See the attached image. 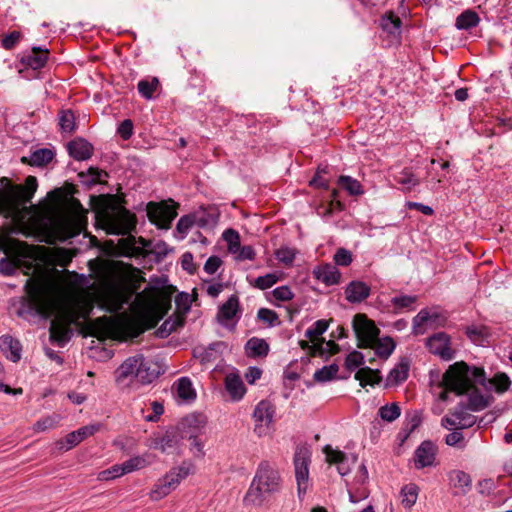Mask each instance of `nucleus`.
Segmentation results:
<instances>
[{
  "label": "nucleus",
  "mask_w": 512,
  "mask_h": 512,
  "mask_svg": "<svg viewBox=\"0 0 512 512\" xmlns=\"http://www.w3.org/2000/svg\"><path fill=\"white\" fill-rule=\"evenodd\" d=\"M76 208L73 213L63 217L56 224V229L61 240L79 235L86 229L87 225V210H85L80 203L75 201Z\"/></svg>",
  "instance_id": "obj_7"
},
{
  "label": "nucleus",
  "mask_w": 512,
  "mask_h": 512,
  "mask_svg": "<svg viewBox=\"0 0 512 512\" xmlns=\"http://www.w3.org/2000/svg\"><path fill=\"white\" fill-rule=\"evenodd\" d=\"M323 452L326 456V461L329 464L336 465L340 475L344 476L350 472V463L344 452L334 449L329 445L324 447Z\"/></svg>",
  "instance_id": "obj_18"
},
{
  "label": "nucleus",
  "mask_w": 512,
  "mask_h": 512,
  "mask_svg": "<svg viewBox=\"0 0 512 512\" xmlns=\"http://www.w3.org/2000/svg\"><path fill=\"white\" fill-rule=\"evenodd\" d=\"M147 215L149 220L159 228L168 229L177 216L176 205L173 201L171 204L150 202L147 205Z\"/></svg>",
  "instance_id": "obj_11"
},
{
  "label": "nucleus",
  "mask_w": 512,
  "mask_h": 512,
  "mask_svg": "<svg viewBox=\"0 0 512 512\" xmlns=\"http://www.w3.org/2000/svg\"><path fill=\"white\" fill-rule=\"evenodd\" d=\"M333 259L337 265L348 266L352 262V254L347 249L339 248Z\"/></svg>",
  "instance_id": "obj_60"
},
{
  "label": "nucleus",
  "mask_w": 512,
  "mask_h": 512,
  "mask_svg": "<svg viewBox=\"0 0 512 512\" xmlns=\"http://www.w3.org/2000/svg\"><path fill=\"white\" fill-rule=\"evenodd\" d=\"M401 19L393 12H388L382 16L380 25L388 34L397 37L401 34Z\"/></svg>",
  "instance_id": "obj_30"
},
{
  "label": "nucleus",
  "mask_w": 512,
  "mask_h": 512,
  "mask_svg": "<svg viewBox=\"0 0 512 512\" xmlns=\"http://www.w3.org/2000/svg\"><path fill=\"white\" fill-rule=\"evenodd\" d=\"M485 384V372L482 368H470L465 362H456L450 365L442 375L438 384L442 391L439 398L442 401L447 400L448 392H454L458 395L465 394L472 390L475 385Z\"/></svg>",
  "instance_id": "obj_2"
},
{
  "label": "nucleus",
  "mask_w": 512,
  "mask_h": 512,
  "mask_svg": "<svg viewBox=\"0 0 512 512\" xmlns=\"http://www.w3.org/2000/svg\"><path fill=\"white\" fill-rule=\"evenodd\" d=\"M223 239L227 242L230 253L236 254L240 250V236L237 231L227 229L223 233Z\"/></svg>",
  "instance_id": "obj_49"
},
{
  "label": "nucleus",
  "mask_w": 512,
  "mask_h": 512,
  "mask_svg": "<svg viewBox=\"0 0 512 512\" xmlns=\"http://www.w3.org/2000/svg\"><path fill=\"white\" fill-rule=\"evenodd\" d=\"M22 185H14L7 177L0 178V214L12 213L19 202Z\"/></svg>",
  "instance_id": "obj_12"
},
{
  "label": "nucleus",
  "mask_w": 512,
  "mask_h": 512,
  "mask_svg": "<svg viewBox=\"0 0 512 512\" xmlns=\"http://www.w3.org/2000/svg\"><path fill=\"white\" fill-rule=\"evenodd\" d=\"M369 348L374 349L375 353L379 357H381L383 359H387L394 351L395 343L389 337H385L382 339L377 337V340H375V343H373Z\"/></svg>",
  "instance_id": "obj_35"
},
{
  "label": "nucleus",
  "mask_w": 512,
  "mask_h": 512,
  "mask_svg": "<svg viewBox=\"0 0 512 512\" xmlns=\"http://www.w3.org/2000/svg\"><path fill=\"white\" fill-rule=\"evenodd\" d=\"M137 287H132L126 277L114 269H105L100 276L93 296L65 304L59 283L48 271L27 279L25 290L32 306L44 318L54 316L50 324V339L63 346L70 339V326L85 321L94 304L108 312H118L131 300Z\"/></svg>",
  "instance_id": "obj_1"
},
{
  "label": "nucleus",
  "mask_w": 512,
  "mask_h": 512,
  "mask_svg": "<svg viewBox=\"0 0 512 512\" xmlns=\"http://www.w3.org/2000/svg\"><path fill=\"white\" fill-rule=\"evenodd\" d=\"M49 51L47 49H41L40 47H34L30 55L23 58V63L32 68L38 70L44 67L47 62Z\"/></svg>",
  "instance_id": "obj_29"
},
{
  "label": "nucleus",
  "mask_w": 512,
  "mask_h": 512,
  "mask_svg": "<svg viewBox=\"0 0 512 512\" xmlns=\"http://www.w3.org/2000/svg\"><path fill=\"white\" fill-rule=\"evenodd\" d=\"M419 488L415 484H408L401 489V503L410 509L417 501Z\"/></svg>",
  "instance_id": "obj_39"
},
{
  "label": "nucleus",
  "mask_w": 512,
  "mask_h": 512,
  "mask_svg": "<svg viewBox=\"0 0 512 512\" xmlns=\"http://www.w3.org/2000/svg\"><path fill=\"white\" fill-rule=\"evenodd\" d=\"M72 257L73 255L68 250L60 248L55 251L53 260L55 264L65 267L71 262Z\"/></svg>",
  "instance_id": "obj_59"
},
{
  "label": "nucleus",
  "mask_w": 512,
  "mask_h": 512,
  "mask_svg": "<svg viewBox=\"0 0 512 512\" xmlns=\"http://www.w3.org/2000/svg\"><path fill=\"white\" fill-rule=\"evenodd\" d=\"M329 327V322L326 320H318L316 321L310 328H308L305 332V336L311 341V342H318L320 343L321 339L320 336L326 332V330Z\"/></svg>",
  "instance_id": "obj_41"
},
{
  "label": "nucleus",
  "mask_w": 512,
  "mask_h": 512,
  "mask_svg": "<svg viewBox=\"0 0 512 512\" xmlns=\"http://www.w3.org/2000/svg\"><path fill=\"white\" fill-rule=\"evenodd\" d=\"M225 389L233 401L241 400L246 393V387L237 373L226 375Z\"/></svg>",
  "instance_id": "obj_24"
},
{
  "label": "nucleus",
  "mask_w": 512,
  "mask_h": 512,
  "mask_svg": "<svg viewBox=\"0 0 512 512\" xmlns=\"http://www.w3.org/2000/svg\"><path fill=\"white\" fill-rule=\"evenodd\" d=\"M257 316L261 321L267 323L270 326H274L275 324L279 323L277 313L268 308L259 309Z\"/></svg>",
  "instance_id": "obj_55"
},
{
  "label": "nucleus",
  "mask_w": 512,
  "mask_h": 512,
  "mask_svg": "<svg viewBox=\"0 0 512 512\" xmlns=\"http://www.w3.org/2000/svg\"><path fill=\"white\" fill-rule=\"evenodd\" d=\"M447 316L438 308H425L413 318L412 330L415 335H423L427 331L443 327Z\"/></svg>",
  "instance_id": "obj_8"
},
{
  "label": "nucleus",
  "mask_w": 512,
  "mask_h": 512,
  "mask_svg": "<svg viewBox=\"0 0 512 512\" xmlns=\"http://www.w3.org/2000/svg\"><path fill=\"white\" fill-rule=\"evenodd\" d=\"M175 303L177 306V310L180 313L179 316H183L189 311L190 305H191V299L190 295L187 293H181L179 294L176 299Z\"/></svg>",
  "instance_id": "obj_56"
},
{
  "label": "nucleus",
  "mask_w": 512,
  "mask_h": 512,
  "mask_svg": "<svg viewBox=\"0 0 512 512\" xmlns=\"http://www.w3.org/2000/svg\"><path fill=\"white\" fill-rule=\"evenodd\" d=\"M122 475H125L124 468L122 464H116L110 467L109 469L103 470L98 474V480L100 481H108L115 478H118Z\"/></svg>",
  "instance_id": "obj_52"
},
{
  "label": "nucleus",
  "mask_w": 512,
  "mask_h": 512,
  "mask_svg": "<svg viewBox=\"0 0 512 512\" xmlns=\"http://www.w3.org/2000/svg\"><path fill=\"white\" fill-rule=\"evenodd\" d=\"M297 251L291 247H280L274 253L276 259L284 266H291L294 262Z\"/></svg>",
  "instance_id": "obj_46"
},
{
  "label": "nucleus",
  "mask_w": 512,
  "mask_h": 512,
  "mask_svg": "<svg viewBox=\"0 0 512 512\" xmlns=\"http://www.w3.org/2000/svg\"><path fill=\"white\" fill-rule=\"evenodd\" d=\"M278 281L275 273H268L264 276H259L255 279V286L259 289L265 290L272 287Z\"/></svg>",
  "instance_id": "obj_54"
},
{
  "label": "nucleus",
  "mask_w": 512,
  "mask_h": 512,
  "mask_svg": "<svg viewBox=\"0 0 512 512\" xmlns=\"http://www.w3.org/2000/svg\"><path fill=\"white\" fill-rule=\"evenodd\" d=\"M436 447L430 441H424L415 451V466L424 468L432 466L435 461Z\"/></svg>",
  "instance_id": "obj_20"
},
{
  "label": "nucleus",
  "mask_w": 512,
  "mask_h": 512,
  "mask_svg": "<svg viewBox=\"0 0 512 512\" xmlns=\"http://www.w3.org/2000/svg\"><path fill=\"white\" fill-rule=\"evenodd\" d=\"M68 151L70 156L81 161L91 157L93 148L86 140L77 139L68 144Z\"/></svg>",
  "instance_id": "obj_28"
},
{
  "label": "nucleus",
  "mask_w": 512,
  "mask_h": 512,
  "mask_svg": "<svg viewBox=\"0 0 512 512\" xmlns=\"http://www.w3.org/2000/svg\"><path fill=\"white\" fill-rule=\"evenodd\" d=\"M54 157L50 149L43 148L34 151L29 157H22L23 163H28L31 166H43L49 163Z\"/></svg>",
  "instance_id": "obj_31"
},
{
  "label": "nucleus",
  "mask_w": 512,
  "mask_h": 512,
  "mask_svg": "<svg viewBox=\"0 0 512 512\" xmlns=\"http://www.w3.org/2000/svg\"><path fill=\"white\" fill-rule=\"evenodd\" d=\"M37 186L36 177L28 176L25 180L24 186H22L23 190L21 191L19 201L29 202L36 192Z\"/></svg>",
  "instance_id": "obj_47"
},
{
  "label": "nucleus",
  "mask_w": 512,
  "mask_h": 512,
  "mask_svg": "<svg viewBox=\"0 0 512 512\" xmlns=\"http://www.w3.org/2000/svg\"><path fill=\"white\" fill-rule=\"evenodd\" d=\"M20 38L21 33L19 31H13L3 38L2 46L6 50H10L19 42Z\"/></svg>",
  "instance_id": "obj_63"
},
{
  "label": "nucleus",
  "mask_w": 512,
  "mask_h": 512,
  "mask_svg": "<svg viewBox=\"0 0 512 512\" xmlns=\"http://www.w3.org/2000/svg\"><path fill=\"white\" fill-rule=\"evenodd\" d=\"M353 329L358 340L359 348H368L379 335V329L374 322L369 320L364 314H357L353 319Z\"/></svg>",
  "instance_id": "obj_10"
},
{
  "label": "nucleus",
  "mask_w": 512,
  "mask_h": 512,
  "mask_svg": "<svg viewBox=\"0 0 512 512\" xmlns=\"http://www.w3.org/2000/svg\"><path fill=\"white\" fill-rule=\"evenodd\" d=\"M19 245V242L10 238L6 234H0V251L6 254L14 252Z\"/></svg>",
  "instance_id": "obj_57"
},
{
  "label": "nucleus",
  "mask_w": 512,
  "mask_h": 512,
  "mask_svg": "<svg viewBox=\"0 0 512 512\" xmlns=\"http://www.w3.org/2000/svg\"><path fill=\"white\" fill-rule=\"evenodd\" d=\"M96 222L108 234L125 235L135 226L134 216L124 208L103 209L97 212Z\"/></svg>",
  "instance_id": "obj_5"
},
{
  "label": "nucleus",
  "mask_w": 512,
  "mask_h": 512,
  "mask_svg": "<svg viewBox=\"0 0 512 512\" xmlns=\"http://www.w3.org/2000/svg\"><path fill=\"white\" fill-rule=\"evenodd\" d=\"M338 372V366L335 364L324 366L314 373V379L318 382H326L333 379Z\"/></svg>",
  "instance_id": "obj_51"
},
{
  "label": "nucleus",
  "mask_w": 512,
  "mask_h": 512,
  "mask_svg": "<svg viewBox=\"0 0 512 512\" xmlns=\"http://www.w3.org/2000/svg\"><path fill=\"white\" fill-rule=\"evenodd\" d=\"M239 302L236 296H231L220 308L217 319L220 324L228 326L238 314Z\"/></svg>",
  "instance_id": "obj_25"
},
{
  "label": "nucleus",
  "mask_w": 512,
  "mask_h": 512,
  "mask_svg": "<svg viewBox=\"0 0 512 512\" xmlns=\"http://www.w3.org/2000/svg\"><path fill=\"white\" fill-rule=\"evenodd\" d=\"M269 350L267 342L259 338H251L246 344V351L249 356H266Z\"/></svg>",
  "instance_id": "obj_37"
},
{
  "label": "nucleus",
  "mask_w": 512,
  "mask_h": 512,
  "mask_svg": "<svg viewBox=\"0 0 512 512\" xmlns=\"http://www.w3.org/2000/svg\"><path fill=\"white\" fill-rule=\"evenodd\" d=\"M156 461V455L145 452L142 455L134 456L122 463L125 474L141 470L147 466H150Z\"/></svg>",
  "instance_id": "obj_27"
},
{
  "label": "nucleus",
  "mask_w": 512,
  "mask_h": 512,
  "mask_svg": "<svg viewBox=\"0 0 512 512\" xmlns=\"http://www.w3.org/2000/svg\"><path fill=\"white\" fill-rule=\"evenodd\" d=\"M479 23V16L476 12L465 11L456 19V27L458 29H469L475 27Z\"/></svg>",
  "instance_id": "obj_42"
},
{
  "label": "nucleus",
  "mask_w": 512,
  "mask_h": 512,
  "mask_svg": "<svg viewBox=\"0 0 512 512\" xmlns=\"http://www.w3.org/2000/svg\"><path fill=\"white\" fill-rule=\"evenodd\" d=\"M172 390L181 402L190 403L196 399L197 393L192 381L188 377L179 378L172 386Z\"/></svg>",
  "instance_id": "obj_19"
},
{
  "label": "nucleus",
  "mask_w": 512,
  "mask_h": 512,
  "mask_svg": "<svg viewBox=\"0 0 512 512\" xmlns=\"http://www.w3.org/2000/svg\"><path fill=\"white\" fill-rule=\"evenodd\" d=\"M208 419L203 413H191L185 416L178 424L182 437L201 435L207 425Z\"/></svg>",
  "instance_id": "obj_15"
},
{
  "label": "nucleus",
  "mask_w": 512,
  "mask_h": 512,
  "mask_svg": "<svg viewBox=\"0 0 512 512\" xmlns=\"http://www.w3.org/2000/svg\"><path fill=\"white\" fill-rule=\"evenodd\" d=\"M190 441V450L196 457L204 456V442L199 438V435H191L187 437Z\"/></svg>",
  "instance_id": "obj_58"
},
{
  "label": "nucleus",
  "mask_w": 512,
  "mask_h": 512,
  "mask_svg": "<svg viewBox=\"0 0 512 512\" xmlns=\"http://www.w3.org/2000/svg\"><path fill=\"white\" fill-rule=\"evenodd\" d=\"M275 410L273 405L268 401H260L253 412L255 422L254 432L259 436H265L269 433L273 423Z\"/></svg>",
  "instance_id": "obj_13"
},
{
  "label": "nucleus",
  "mask_w": 512,
  "mask_h": 512,
  "mask_svg": "<svg viewBox=\"0 0 512 512\" xmlns=\"http://www.w3.org/2000/svg\"><path fill=\"white\" fill-rule=\"evenodd\" d=\"M274 298L278 301H289L294 297V293L288 286H280L272 292Z\"/></svg>",
  "instance_id": "obj_62"
},
{
  "label": "nucleus",
  "mask_w": 512,
  "mask_h": 512,
  "mask_svg": "<svg viewBox=\"0 0 512 512\" xmlns=\"http://www.w3.org/2000/svg\"><path fill=\"white\" fill-rule=\"evenodd\" d=\"M409 366L407 363H399L387 376V385H398L405 381L408 377Z\"/></svg>",
  "instance_id": "obj_36"
},
{
  "label": "nucleus",
  "mask_w": 512,
  "mask_h": 512,
  "mask_svg": "<svg viewBox=\"0 0 512 512\" xmlns=\"http://www.w3.org/2000/svg\"><path fill=\"white\" fill-rule=\"evenodd\" d=\"M355 379L360 382V385L362 387H365L366 385L373 386L374 384H377L380 382L381 377L379 375L378 370H373L368 367L360 368L355 373Z\"/></svg>",
  "instance_id": "obj_34"
},
{
  "label": "nucleus",
  "mask_w": 512,
  "mask_h": 512,
  "mask_svg": "<svg viewBox=\"0 0 512 512\" xmlns=\"http://www.w3.org/2000/svg\"><path fill=\"white\" fill-rule=\"evenodd\" d=\"M158 86L159 81L157 78H153L151 80H141L138 83V91L144 98L151 99Z\"/></svg>",
  "instance_id": "obj_48"
},
{
  "label": "nucleus",
  "mask_w": 512,
  "mask_h": 512,
  "mask_svg": "<svg viewBox=\"0 0 512 512\" xmlns=\"http://www.w3.org/2000/svg\"><path fill=\"white\" fill-rule=\"evenodd\" d=\"M314 278L326 286L336 285L340 282L341 273L335 265L326 263L316 266L312 272Z\"/></svg>",
  "instance_id": "obj_17"
},
{
  "label": "nucleus",
  "mask_w": 512,
  "mask_h": 512,
  "mask_svg": "<svg viewBox=\"0 0 512 512\" xmlns=\"http://www.w3.org/2000/svg\"><path fill=\"white\" fill-rule=\"evenodd\" d=\"M158 374L151 360L143 355H135L128 357L116 369L115 381L122 389L131 388L153 382Z\"/></svg>",
  "instance_id": "obj_4"
},
{
  "label": "nucleus",
  "mask_w": 512,
  "mask_h": 512,
  "mask_svg": "<svg viewBox=\"0 0 512 512\" xmlns=\"http://www.w3.org/2000/svg\"><path fill=\"white\" fill-rule=\"evenodd\" d=\"M418 297L416 295H397L391 299L395 313H402L413 309Z\"/></svg>",
  "instance_id": "obj_33"
},
{
  "label": "nucleus",
  "mask_w": 512,
  "mask_h": 512,
  "mask_svg": "<svg viewBox=\"0 0 512 512\" xmlns=\"http://www.w3.org/2000/svg\"><path fill=\"white\" fill-rule=\"evenodd\" d=\"M345 363L349 370L355 369L364 363V356L358 351H353L347 356Z\"/></svg>",
  "instance_id": "obj_61"
},
{
  "label": "nucleus",
  "mask_w": 512,
  "mask_h": 512,
  "mask_svg": "<svg viewBox=\"0 0 512 512\" xmlns=\"http://www.w3.org/2000/svg\"><path fill=\"white\" fill-rule=\"evenodd\" d=\"M488 382L490 387L499 394L506 392L511 385L509 377L502 372L496 373Z\"/></svg>",
  "instance_id": "obj_43"
},
{
  "label": "nucleus",
  "mask_w": 512,
  "mask_h": 512,
  "mask_svg": "<svg viewBox=\"0 0 512 512\" xmlns=\"http://www.w3.org/2000/svg\"><path fill=\"white\" fill-rule=\"evenodd\" d=\"M179 438L175 430H167L163 435L157 436L151 440L150 448L159 450L162 453H169L178 445Z\"/></svg>",
  "instance_id": "obj_21"
},
{
  "label": "nucleus",
  "mask_w": 512,
  "mask_h": 512,
  "mask_svg": "<svg viewBox=\"0 0 512 512\" xmlns=\"http://www.w3.org/2000/svg\"><path fill=\"white\" fill-rule=\"evenodd\" d=\"M192 464L183 462L177 467H173L163 477L159 478L149 492L152 501H159L174 491L182 480H184L192 471Z\"/></svg>",
  "instance_id": "obj_6"
},
{
  "label": "nucleus",
  "mask_w": 512,
  "mask_h": 512,
  "mask_svg": "<svg viewBox=\"0 0 512 512\" xmlns=\"http://www.w3.org/2000/svg\"><path fill=\"white\" fill-rule=\"evenodd\" d=\"M184 322L183 316H177L175 319H167L162 326L159 328L158 333L161 335H169L175 331L178 327L182 326Z\"/></svg>",
  "instance_id": "obj_53"
},
{
  "label": "nucleus",
  "mask_w": 512,
  "mask_h": 512,
  "mask_svg": "<svg viewBox=\"0 0 512 512\" xmlns=\"http://www.w3.org/2000/svg\"><path fill=\"white\" fill-rule=\"evenodd\" d=\"M98 429V425L83 426L78 430L69 433L64 440L57 442V445L61 450H69L81 443L87 437L92 436L98 431Z\"/></svg>",
  "instance_id": "obj_16"
},
{
  "label": "nucleus",
  "mask_w": 512,
  "mask_h": 512,
  "mask_svg": "<svg viewBox=\"0 0 512 512\" xmlns=\"http://www.w3.org/2000/svg\"><path fill=\"white\" fill-rule=\"evenodd\" d=\"M395 181L402 185L405 190H412L420 184L419 178L410 168H404L394 176Z\"/></svg>",
  "instance_id": "obj_32"
},
{
  "label": "nucleus",
  "mask_w": 512,
  "mask_h": 512,
  "mask_svg": "<svg viewBox=\"0 0 512 512\" xmlns=\"http://www.w3.org/2000/svg\"><path fill=\"white\" fill-rule=\"evenodd\" d=\"M311 453L305 446L297 447L294 454V469L298 497L302 498L309 487V464Z\"/></svg>",
  "instance_id": "obj_9"
},
{
  "label": "nucleus",
  "mask_w": 512,
  "mask_h": 512,
  "mask_svg": "<svg viewBox=\"0 0 512 512\" xmlns=\"http://www.w3.org/2000/svg\"><path fill=\"white\" fill-rule=\"evenodd\" d=\"M338 184L347 190L350 195L358 196L364 193L360 182L350 176H340Z\"/></svg>",
  "instance_id": "obj_44"
},
{
  "label": "nucleus",
  "mask_w": 512,
  "mask_h": 512,
  "mask_svg": "<svg viewBox=\"0 0 512 512\" xmlns=\"http://www.w3.org/2000/svg\"><path fill=\"white\" fill-rule=\"evenodd\" d=\"M429 351L443 360H451L454 351L451 348L450 337L444 332H438L429 337L426 341Z\"/></svg>",
  "instance_id": "obj_14"
},
{
  "label": "nucleus",
  "mask_w": 512,
  "mask_h": 512,
  "mask_svg": "<svg viewBox=\"0 0 512 512\" xmlns=\"http://www.w3.org/2000/svg\"><path fill=\"white\" fill-rule=\"evenodd\" d=\"M282 487V479L278 469L263 461L259 464L255 476L244 496L246 506L260 507Z\"/></svg>",
  "instance_id": "obj_3"
},
{
  "label": "nucleus",
  "mask_w": 512,
  "mask_h": 512,
  "mask_svg": "<svg viewBox=\"0 0 512 512\" xmlns=\"http://www.w3.org/2000/svg\"><path fill=\"white\" fill-rule=\"evenodd\" d=\"M197 223L198 226H204L205 222L202 219H198L196 221L195 217L192 215H185L182 216L176 225V231L181 235V239H184L187 235L188 231L191 229V227Z\"/></svg>",
  "instance_id": "obj_40"
},
{
  "label": "nucleus",
  "mask_w": 512,
  "mask_h": 512,
  "mask_svg": "<svg viewBox=\"0 0 512 512\" xmlns=\"http://www.w3.org/2000/svg\"><path fill=\"white\" fill-rule=\"evenodd\" d=\"M400 414L401 409L396 403L386 404L378 410V415L386 422H393L400 416Z\"/></svg>",
  "instance_id": "obj_45"
},
{
  "label": "nucleus",
  "mask_w": 512,
  "mask_h": 512,
  "mask_svg": "<svg viewBox=\"0 0 512 512\" xmlns=\"http://www.w3.org/2000/svg\"><path fill=\"white\" fill-rule=\"evenodd\" d=\"M59 125L63 132L71 133L75 127V116L71 110H64L59 116Z\"/></svg>",
  "instance_id": "obj_50"
},
{
  "label": "nucleus",
  "mask_w": 512,
  "mask_h": 512,
  "mask_svg": "<svg viewBox=\"0 0 512 512\" xmlns=\"http://www.w3.org/2000/svg\"><path fill=\"white\" fill-rule=\"evenodd\" d=\"M0 350L12 362H18L21 359L22 345L19 340L10 335L0 337Z\"/></svg>",
  "instance_id": "obj_22"
},
{
  "label": "nucleus",
  "mask_w": 512,
  "mask_h": 512,
  "mask_svg": "<svg viewBox=\"0 0 512 512\" xmlns=\"http://www.w3.org/2000/svg\"><path fill=\"white\" fill-rule=\"evenodd\" d=\"M370 294L369 286L361 281H352L345 290V296L350 303H358L365 300Z\"/></svg>",
  "instance_id": "obj_26"
},
{
  "label": "nucleus",
  "mask_w": 512,
  "mask_h": 512,
  "mask_svg": "<svg viewBox=\"0 0 512 512\" xmlns=\"http://www.w3.org/2000/svg\"><path fill=\"white\" fill-rule=\"evenodd\" d=\"M61 421V416L59 414H52L45 416L39 419L34 425L33 430L36 433H41L45 431H49L58 426Z\"/></svg>",
  "instance_id": "obj_38"
},
{
  "label": "nucleus",
  "mask_w": 512,
  "mask_h": 512,
  "mask_svg": "<svg viewBox=\"0 0 512 512\" xmlns=\"http://www.w3.org/2000/svg\"><path fill=\"white\" fill-rule=\"evenodd\" d=\"M449 484L454 489L455 495H464L470 489L472 480L469 474L464 471L454 470L449 473Z\"/></svg>",
  "instance_id": "obj_23"
},
{
  "label": "nucleus",
  "mask_w": 512,
  "mask_h": 512,
  "mask_svg": "<svg viewBox=\"0 0 512 512\" xmlns=\"http://www.w3.org/2000/svg\"><path fill=\"white\" fill-rule=\"evenodd\" d=\"M17 269L14 261L3 258L0 260V273L6 276L13 275Z\"/></svg>",
  "instance_id": "obj_64"
}]
</instances>
